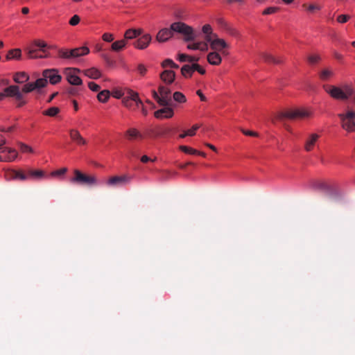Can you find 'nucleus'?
Returning <instances> with one entry per match:
<instances>
[{"label": "nucleus", "mask_w": 355, "mask_h": 355, "mask_svg": "<svg viewBox=\"0 0 355 355\" xmlns=\"http://www.w3.org/2000/svg\"><path fill=\"white\" fill-rule=\"evenodd\" d=\"M53 49V46L49 45L44 40H36L25 49V52L28 59L45 58L51 56L50 50Z\"/></svg>", "instance_id": "obj_1"}, {"label": "nucleus", "mask_w": 355, "mask_h": 355, "mask_svg": "<svg viewBox=\"0 0 355 355\" xmlns=\"http://www.w3.org/2000/svg\"><path fill=\"white\" fill-rule=\"evenodd\" d=\"M87 54H89V47L86 44L71 49L62 48L58 51V57L67 60L69 64L80 63L82 57Z\"/></svg>", "instance_id": "obj_2"}, {"label": "nucleus", "mask_w": 355, "mask_h": 355, "mask_svg": "<svg viewBox=\"0 0 355 355\" xmlns=\"http://www.w3.org/2000/svg\"><path fill=\"white\" fill-rule=\"evenodd\" d=\"M172 27L173 31H175V33L183 35V40L186 42L193 41L196 38L193 28L184 22H173L172 23Z\"/></svg>", "instance_id": "obj_3"}, {"label": "nucleus", "mask_w": 355, "mask_h": 355, "mask_svg": "<svg viewBox=\"0 0 355 355\" xmlns=\"http://www.w3.org/2000/svg\"><path fill=\"white\" fill-rule=\"evenodd\" d=\"M177 60L180 62H188L189 64H186L182 65V67H202L200 64L198 63L200 60V57L188 55L186 53H178L177 55Z\"/></svg>", "instance_id": "obj_4"}, {"label": "nucleus", "mask_w": 355, "mask_h": 355, "mask_svg": "<svg viewBox=\"0 0 355 355\" xmlns=\"http://www.w3.org/2000/svg\"><path fill=\"white\" fill-rule=\"evenodd\" d=\"M207 42L210 44V48L214 51H222L227 47L228 44L223 39L216 37L210 38L207 37Z\"/></svg>", "instance_id": "obj_5"}, {"label": "nucleus", "mask_w": 355, "mask_h": 355, "mask_svg": "<svg viewBox=\"0 0 355 355\" xmlns=\"http://www.w3.org/2000/svg\"><path fill=\"white\" fill-rule=\"evenodd\" d=\"M175 31H173L172 24L169 28H164L159 30L156 35L159 42H166L173 37Z\"/></svg>", "instance_id": "obj_6"}, {"label": "nucleus", "mask_w": 355, "mask_h": 355, "mask_svg": "<svg viewBox=\"0 0 355 355\" xmlns=\"http://www.w3.org/2000/svg\"><path fill=\"white\" fill-rule=\"evenodd\" d=\"M151 39L150 34H144L134 41L132 45L137 49H145L148 46Z\"/></svg>", "instance_id": "obj_7"}, {"label": "nucleus", "mask_w": 355, "mask_h": 355, "mask_svg": "<svg viewBox=\"0 0 355 355\" xmlns=\"http://www.w3.org/2000/svg\"><path fill=\"white\" fill-rule=\"evenodd\" d=\"M261 58L264 61V62L267 64H282L284 62L282 59L279 58H275L271 54L267 53H262L261 54Z\"/></svg>", "instance_id": "obj_8"}, {"label": "nucleus", "mask_w": 355, "mask_h": 355, "mask_svg": "<svg viewBox=\"0 0 355 355\" xmlns=\"http://www.w3.org/2000/svg\"><path fill=\"white\" fill-rule=\"evenodd\" d=\"M142 32L143 31L141 28H129L127 31H125L124 33V37L123 40H125V43L128 44V41L129 40L137 38L142 34Z\"/></svg>", "instance_id": "obj_9"}, {"label": "nucleus", "mask_w": 355, "mask_h": 355, "mask_svg": "<svg viewBox=\"0 0 355 355\" xmlns=\"http://www.w3.org/2000/svg\"><path fill=\"white\" fill-rule=\"evenodd\" d=\"M207 62L211 65H218L220 64L222 58L218 52L213 51L208 53L207 56Z\"/></svg>", "instance_id": "obj_10"}, {"label": "nucleus", "mask_w": 355, "mask_h": 355, "mask_svg": "<svg viewBox=\"0 0 355 355\" xmlns=\"http://www.w3.org/2000/svg\"><path fill=\"white\" fill-rule=\"evenodd\" d=\"M21 58V51L20 49H14L10 50L6 57V60H20Z\"/></svg>", "instance_id": "obj_11"}, {"label": "nucleus", "mask_w": 355, "mask_h": 355, "mask_svg": "<svg viewBox=\"0 0 355 355\" xmlns=\"http://www.w3.org/2000/svg\"><path fill=\"white\" fill-rule=\"evenodd\" d=\"M127 44L125 43V41L122 40H116L111 44V51L114 52H119L122 51Z\"/></svg>", "instance_id": "obj_12"}, {"label": "nucleus", "mask_w": 355, "mask_h": 355, "mask_svg": "<svg viewBox=\"0 0 355 355\" xmlns=\"http://www.w3.org/2000/svg\"><path fill=\"white\" fill-rule=\"evenodd\" d=\"M202 31L205 34V41L207 42V37L209 36L210 38L218 37L216 33H213L212 28L210 24H205L202 28Z\"/></svg>", "instance_id": "obj_13"}, {"label": "nucleus", "mask_w": 355, "mask_h": 355, "mask_svg": "<svg viewBox=\"0 0 355 355\" xmlns=\"http://www.w3.org/2000/svg\"><path fill=\"white\" fill-rule=\"evenodd\" d=\"M279 10H280L279 7L270 6V7H268L265 10H263L262 12V15H271V14L276 13V12H279Z\"/></svg>", "instance_id": "obj_14"}, {"label": "nucleus", "mask_w": 355, "mask_h": 355, "mask_svg": "<svg viewBox=\"0 0 355 355\" xmlns=\"http://www.w3.org/2000/svg\"><path fill=\"white\" fill-rule=\"evenodd\" d=\"M307 59H308V62L310 64H318L320 61L321 58L319 55L313 54V55H310Z\"/></svg>", "instance_id": "obj_15"}, {"label": "nucleus", "mask_w": 355, "mask_h": 355, "mask_svg": "<svg viewBox=\"0 0 355 355\" xmlns=\"http://www.w3.org/2000/svg\"><path fill=\"white\" fill-rule=\"evenodd\" d=\"M161 67H179L172 59L166 58L161 63Z\"/></svg>", "instance_id": "obj_16"}, {"label": "nucleus", "mask_w": 355, "mask_h": 355, "mask_svg": "<svg viewBox=\"0 0 355 355\" xmlns=\"http://www.w3.org/2000/svg\"><path fill=\"white\" fill-rule=\"evenodd\" d=\"M102 56L109 67H112L116 64V62L114 61L107 53H103Z\"/></svg>", "instance_id": "obj_17"}, {"label": "nucleus", "mask_w": 355, "mask_h": 355, "mask_svg": "<svg viewBox=\"0 0 355 355\" xmlns=\"http://www.w3.org/2000/svg\"><path fill=\"white\" fill-rule=\"evenodd\" d=\"M302 7L306 8L307 11L310 12H313L315 10H320L321 9L319 6L315 4H310L309 6L306 7V4L304 3L302 5Z\"/></svg>", "instance_id": "obj_18"}, {"label": "nucleus", "mask_w": 355, "mask_h": 355, "mask_svg": "<svg viewBox=\"0 0 355 355\" xmlns=\"http://www.w3.org/2000/svg\"><path fill=\"white\" fill-rule=\"evenodd\" d=\"M80 21V17L78 15H74L73 17H71V19H69V24L71 25V26H76L79 24Z\"/></svg>", "instance_id": "obj_19"}, {"label": "nucleus", "mask_w": 355, "mask_h": 355, "mask_svg": "<svg viewBox=\"0 0 355 355\" xmlns=\"http://www.w3.org/2000/svg\"><path fill=\"white\" fill-rule=\"evenodd\" d=\"M350 19V16L348 15H340L337 17V21L340 24H344L348 21Z\"/></svg>", "instance_id": "obj_20"}, {"label": "nucleus", "mask_w": 355, "mask_h": 355, "mask_svg": "<svg viewBox=\"0 0 355 355\" xmlns=\"http://www.w3.org/2000/svg\"><path fill=\"white\" fill-rule=\"evenodd\" d=\"M102 39L106 42H111L114 40V37L113 34L110 33H105L102 35Z\"/></svg>", "instance_id": "obj_21"}, {"label": "nucleus", "mask_w": 355, "mask_h": 355, "mask_svg": "<svg viewBox=\"0 0 355 355\" xmlns=\"http://www.w3.org/2000/svg\"><path fill=\"white\" fill-rule=\"evenodd\" d=\"M216 23L218 26L223 28L225 30L229 26L228 23L223 18L216 19Z\"/></svg>", "instance_id": "obj_22"}, {"label": "nucleus", "mask_w": 355, "mask_h": 355, "mask_svg": "<svg viewBox=\"0 0 355 355\" xmlns=\"http://www.w3.org/2000/svg\"><path fill=\"white\" fill-rule=\"evenodd\" d=\"M226 31L231 35H233V36H238L239 35V31L232 27L231 26L229 25V26L226 28Z\"/></svg>", "instance_id": "obj_23"}, {"label": "nucleus", "mask_w": 355, "mask_h": 355, "mask_svg": "<svg viewBox=\"0 0 355 355\" xmlns=\"http://www.w3.org/2000/svg\"><path fill=\"white\" fill-rule=\"evenodd\" d=\"M333 55H334V58L337 60L340 64H343V55L340 53H339L337 51H334L333 53Z\"/></svg>", "instance_id": "obj_24"}, {"label": "nucleus", "mask_w": 355, "mask_h": 355, "mask_svg": "<svg viewBox=\"0 0 355 355\" xmlns=\"http://www.w3.org/2000/svg\"><path fill=\"white\" fill-rule=\"evenodd\" d=\"M199 45H200V42L193 43V44H189L187 46V48L189 50H198V49L200 48Z\"/></svg>", "instance_id": "obj_25"}, {"label": "nucleus", "mask_w": 355, "mask_h": 355, "mask_svg": "<svg viewBox=\"0 0 355 355\" xmlns=\"http://www.w3.org/2000/svg\"><path fill=\"white\" fill-rule=\"evenodd\" d=\"M200 48L198 49V50H200V51H203V52H205V51H208V44H207V42H200Z\"/></svg>", "instance_id": "obj_26"}, {"label": "nucleus", "mask_w": 355, "mask_h": 355, "mask_svg": "<svg viewBox=\"0 0 355 355\" xmlns=\"http://www.w3.org/2000/svg\"><path fill=\"white\" fill-rule=\"evenodd\" d=\"M103 43H98L94 46V51L96 52L101 51L103 50Z\"/></svg>", "instance_id": "obj_27"}, {"label": "nucleus", "mask_w": 355, "mask_h": 355, "mask_svg": "<svg viewBox=\"0 0 355 355\" xmlns=\"http://www.w3.org/2000/svg\"><path fill=\"white\" fill-rule=\"evenodd\" d=\"M227 2L228 3H233L236 2L243 3L244 1L243 0H227Z\"/></svg>", "instance_id": "obj_28"}, {"label": "nucleus", "mask_w": 355, "mask_h": 355, "mask_svg": "<svg viewBox=\"0 0 355 355\" xmlns=\"http://www.w3.org/2000/svg\"><path fill=\"white\" fill-rule=\"evenodd\" d=\"M21 12L24 15H27L29 12V8L28 7H23L21 9Z\"/></svg>", "instance_id": "obj_29"}, {"label": "nucleus", "mask_w": 355, "mask_h": 355, "mask_svg": "<svg viewBox=\"0 0 355 355\" xmlns=\"http://www.w3.org/2000/svg\"><path fill=\"white\" fill-rule=\"evenodd\" d=\"M285 4L288 5L292 3L294 0H282Z\"/></svg>", "instance_id": "obj_30"}, {"label": "nucleus", "mask_w": 355, "mask_h": 355, "mask_svg": "<svg viewBox=\"0 0 355 355\" xmlns=\"http://www.w3.org/2000/svg\"><path fill=\"white\" fill-rule=\"evenodd\" d=\"M137 67H145V65L144 64H139Z\"/></svg>", "instance_id": "obj_31"}, {"label": "nucleus", "mask_w": 355, "mask_h": 355, "mask_svg": "<svg viewBox=\"0 0 355 355\" xmlns=\"http://www.w3.org/2000/svg\"><path fill=\"white\" fill-rule=\"evenodd\" d=\"M265 0H257V2H259V3H261L263 1H264Z\"/></svg>", "instance_id": "obj_32"}, {"label": "nucleus", "mask_w": 355, "mask_h": 355, "mask_svg": "<svg viewBox=\"0 0 355 355\" xmlns=\"http://www.w3.org/2000/svg\"><path fill=\"white\" fill-rule=\"evenodd\" d=\"M352 45L355 48V41L352 43Z\"/></svg>", "instance_id": "obj_33"}]
</instances>
